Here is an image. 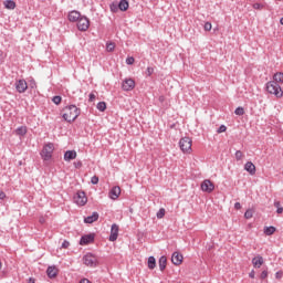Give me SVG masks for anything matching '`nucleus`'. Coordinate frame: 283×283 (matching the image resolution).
<instances>
[{
    "mask_svg": "<svg viewBox=\"0 0 283 283\" xmlns=\"http://www.w3.org/2000/svg\"><path fill=\"white\" fill-rule=\"evenodd\" d=\"M78 116H81V108L76 107V105L66 106L65 113L63 114V118L66 123H74Z\"/></svg>",
    "mask_w": 283,
    "mask_h": 283,
    "instance_id": "obj_1",
    "label": "nucleus"
},
{
    "mask_svg": "<svg viewBox=\"0 0 283 283\" xmlns=\"http://www.w3.org/2000/svg\"><path fill=\"white\" fill-rule=\"evenodd\" d=\"M266 91L269 92V94H274V96H276V98H282V96H283L282 87L280 86V84L277 82H274V81L268 82Z\"/></svg>",
    "mask_w": 283,
    "mask_h": 283,
    "instance_id": "obj_2",
    "label": "nucleus"
},
{
    "mask_svg": "<svg viewBox=\"0 0 283 283\" xmlns=\"http://www.w3.org/2000/svg\"><path fill=\"white\" fill-rule=\"evenodd\" d=\"M83 264H85V266H90L91 269H96V266H98V258L88 252L83 256Z\"/></svg>",
    "mask_w": 283,
    "mask_h": 283,
    "instance_id": "obj_3",
    "label": "nucleus"
},
{
    "mask_svg": "<svg viewBox=\"0 0 283 283\" xmlns=\"http://www.w3.org/2000/svg\"><path fill=\"white\" fill-rule=\"evenodd\" d=\"M54 153V144L49 143L44 145L42 151H41V157L43 160H50L52 158V154Z\"/></svg>",
    "mask_w": 283,
    "mask_h": 283,
    "instance_id": "obj_4",
    "label": "nucleus"
},
{
    "mask_svg": "<svg viewBox=\"0 0 283 283\" xmlns=\"http://www.w3.org/2000/svg\"><path fill=\"white\" fill-rule=\"evenodd\" d=\"M191 138L189 137H182L179 140V147L184 154H191Z\"/></svg>",
    "mask_w": 283,
    "mask_h": 283,
    "instance_id": "obj_5",
    "label": "nucleus"
},
{
    "mask_svg": "<svg viewBox=\"0 0 283 283\" xmlns=\"http://www.w3.org/2000/svg\"><path fill=\"white\" fill-rule=\"evenodd\" d=\"M77 30H80V32H87V30H90V19H87V17L82 15L77 20Z\"/></svg>",
    "mask_w": 283,
    "mask_h": 283,
    "instance_id": "obj_6",
    "label": "nucleus"
},
{
    "mask_svg": "<svg viewBox=\"0 0 283 283\" xmlns=\"http://www.w3.org/2000/svg\"><path fill=\"white\" fill-rule=\"evenodd\" d=\"M74 201L80 207H85V205H87V196H85V191L78 190L74 196Z\"/></svg>",
    "mask_w": 283,
    "mask_h": 283,
    "instance_id": "obj_7",
    "label": "nucleus"
},
{
    "mask_svg": "<svg viewBox=\"0 0 283 283\" xmlns=\"http://www.w3.org/2000/svg\"><path fill=\"white\" fill-rule=\"evenodd\" d=\"M134 87H136V82L133 78H126L122 83V90H124V92H132Z\"/></svg>",
    "mask_w": 283,
    "mask_h": 283,
    "instance_id": "obj_8",
    "label": "nucleus"
},
{
    "mask_svg": "<svg viewBox=\"0 0 283 283\" xmlns=\"http://www.w3.org/2000/svg\"><path fill=\"white\" fill-rule=\"evenodd\" d=\"M216 189V186L213 185V182H211V180L206 179L201 182V190L206 191V193H211V191H213Z\"/></svg>",
    "mask_w": 283,
    "mask_h": 283,
    "instance_id": "obj_9",
    "label": "nucleus"
},
{
    "mask_svg": "<svg viewBox=\"0 0 283 283\" xmlns=\"http://www.w3.org/2000/svg\"><path fill=\"white\" fill-rule=\"evenodd\" d=\"M15 90L19 94H24L28 90V82H25V80H18L15 82Z\"/></svg>",
    "mask_w": 283,
    "mask_h": 283,
    "instance_id": "obj_10",
    "label": "nucleus"
},
{
    "mask_svg": "<svg viewBox=\"0 0 283 283\" xmlns=\"http://www.w3.org/2000/svg\"><path fill=\"white\" fill-rule=\"evenodd\" d=\"M94 234L93 233H90V234H86V235H83L80 240V244L81 247H85L87 244H92V242H94Z\"/></svg>",
    "mask_w": 283,
    "mask_h": 283,
    "instance_id": "obj_11",
    "label": "nucleus"
},
{
    "mask_svg": "<svg viewBox=\"0 0 283 283\" xmlns=\"http://www.w3.org/2000/svg\"><path fill=\"white\" fill-rule=\"evenodd\" d=\"M184 256L180 252H174L171 255V262L175 266H180L182 264Z\"/></svg>",
    "mask_w": 283,
    "mask_h": 283,
    "instance_id": "obj_12",
    "label": "nucleus"
},
{
    "mask_svg": "<svg viewBox=\"0 0 283 283\" xmlns=\"http://www.w3.org/2000/svg\"><path fill=\"white\" fill-rule=\"evenodd\" d=\"M116 240H118V224L113 223L111 228L109 241L116 242Z\"/></svg>",
    "mask_w": 283,
    "mask_h": 283,
    "instance_id": "obj_13",
    "label": "nucleus"
},
{
    "mask_svg": "<svg viewBox=\"0 0 283 283\" xmlns=\"http://www.w3.org/2000/svg\"><path fill=\"white\" fill-rule=\"evenodd\" d=\"M120 196V187L115 186L109 191V198L112 200H118V197Z\"/></svg>",
    "mask_w": 283,
    "mask_h": 283,
    "instance_id": "obj_14",
    "label": "nucleus"
},
{
    "mask_svg": "<svg viewBox=\"0 0 283 283\" xmlns=\"http://www.w3.org/2000/svg\"><path fill=\"white\" fill-rule=\"evenodd\" d=\"M252 264H253L254 269H260V266H262V264H264V258H262V255L258 254L256 256H254L252 259Z\"/></svg>",
    "mask_w": 283,
    "mask_h": 283,
    "instance_id": "obj_15",
    "label": "nucleus"
},
{
    "mask_svg": "<svg viewBox=\"0 0 283 283\" xmlns=\"http://www.w3.org/2000/svg\"><path fill=\"white\" fill-rule=\"evenodd\" d=\"M81 17V12L73 10L69 13V21H71L72 23H76V21H78Z\"/></svg>",
    "mask_w": 283,
    "mask_h": 283,
    "instance_id": "obj_16",
    "label": "nucleus"
},
{
    "mask_svg": "<svg viewBox=\"0 0 283 283\" xmlns=\"http://www.w3.org/2000/svg\"><path fill=\"white\" fill-rule=\"evenodd\" d=\"M46 275L48 277L52 279V277H56V275H59V270L56 269V266L51 265L46 270Z\"/></svg>",
    "mask_w": 283,
    "mask_h": 283,
    "instance_id": "obj_17",
    "label": "nucleus"
},
{
    "mask_svg": "<svg viewBox=\"0 0 283 283\" xmlns=\"http://www.w3.org/2000/svg\"><path fill=\"white\" fill-rule=\"evenodd\" d=\"M76 159V150H66L64 154V160L70 163V160Z\"/></svg>",
    "mask_w": 283,
    "mask_h": 283,
    "instance_id": "obj_18",
    "label": "nucleus"
},
{
    "mask_svg": "<svg viewBox=\"0 0 283 283\" xmlns=\"http://www.w3.org/2000/svg\"><path fill=\"white\" fill-rule=\"evenodd\" d=\"M244 169L248 171V174H250V176H255V165L253 163L248 161L244 165Z\"/></svg>",
    "mask_w": 283,
    "mask_h": 283,
    "instance_id": "obj_19",
    "label": "nucleus"
},
{
    "mask_svg": "<svg viewBox=\"0 0 283 283\" xmlns=\"http://www.w3.org/2000/svg\"><path fill=\"white\" fill-rule=\"evenodd\" d=\"M98 220V212H93L92 216H88L84 219L85 224H93Z\"/></svg>",
    "mask_w": 283,
    "mask_h": 283,
    "instance_id": "obj_20",
    "label": "nucleus"
},
{
    "mask_svg": "<svg viewBox=\"0 0 283 283\" xmlns=\"http://www.w3.org/2000/svg\"><path fill=\"white\" fill-rule=\"evenodd\" d=\"M118 8L122 12H127V10H129V1L120 0L118 3Z\"/></svg>",
    "mask_w": 283,
    "mask_h": 283,
    "instance_id": "obj_21",
    "label": "nucleus"
},
{
    "mask_svg": "<svg viewBox=\"0 0 283 283\" xmlns=\"http://www.w3.org/2000/svg\"><path fill=\"white\" fill-rule=\"evenodd\" d=\"M158 264H159V270L165 271V269H167V256L165 255L160 256Z\"/></svg>",
    "mask_w": 283,
    "mask_h": 283,
    "instance_id": "obj_22",
    "label": "nucleus"
},
{
    "mask_svg": "<svg viewBox=\"0 0 283 283\" xmlns=\"http://www.w3.org/2000/svg\"><path fill=\"white\" fill-rule=\"evenodd\" d=\"M3 4L7 10H14V8H17V2H14L13 0H6Z\"/></svg>",
    "mask_w": 283,
    "mask_h": 283,
    "instance_id": "obj_23",
    "label": "nucleus"
},
{
    "mask_svg": "<svg viewBox=\"0 0 283 283\" xmlns=\"http://www.w3.org/2000/svg\"><path fill=\"white\" fill-rule=\"evenodd\" d=\"M276 229L273 226L270 227H265L264 228V233L265 235H273V233H275Z\"/></svg>",
    "mask_w": 283,
    "mask_h": 283,
    "instance_id": "obj_24",
    "label": "nucleus"
},
{
    "mask_svg": "<svg viewBox=\"0 0 283 283\" xmlns=\"http://www.w3.org/2000/svg\"><path fill=\"white\" fill-rule=\"evenodd\" d=\"M274 83H283V73L279 72L273 75Z\"/></svg>",
    "mask_w": 283,
    "mask_h": 283,
    "instance_id": "obj_25",
    "label": "nucleus"
},
{
    "mask_svg": "<svg viewBox=\"0 0 283 283\" xmlns=\"http://www.w3.org/2000/svg\"><path fill=\"white\" fill-rule=\"evenodd\" d=\"M155 266H156V258L149 256L148 258V269H150V271H154Z\"/></svg>",
    "mask_w": 283,
    "mask_h": 283,
    "instance_id": "obj_26",
    "label": "nucleus"
},
{
    "mask_svg": "<svg viewBox=\"0 0 283 283\" xmlns=\"http://www.w3.org/2000/svg\"><path fill=\"white\" fill-rule=\"evenodd\" d=\"M98 112H105L107 109V104L105 102H99L97 105H96Z\"/></svg>",
    "mask_w": 283,
    "mask_h": 283,
    "instance_id": "obj_27",
    "label": "nucleus"
},
{
    "mask_svg": "<svg viewBox=\"0 0 283 283\" xmlns=\"http://www.w3.org/2000/svg\"><path fill=\"white\" fill-rule=\"evenodd\" d=\"M17 134L18 136H25V134H28V128L21 126L17 129Z\"/></svg>",
    "mask_w": 283,
    "mask_h": 283,
    "instance_id": "obj_28",
    "label": "nucleus"
},
{
    "mask_svg": "<svg viewBox=\"0 0 283 283\" xmlns=\"http://www.w3.org/2000/svg\"><path fill=\"white\" fill-rule=\"evenodd\" d=\"M234 114L237 116H244V107H242V106L237 107L234 111Z\"/></svg>",
    "mask_w": 283,
    "mask_h": 283,
    "instance_id": "obj_29",
    "label": "nucleus"
},
{
    "mask_svg": "<svg viewBox=\"0 0 283 283\" xmlns=\"http://www.w3.org/2000/svg\"><path fill=\"white\" fill-rule=\"evenodd\" d=\"M115 48H116V44L114 42H109L106 44L107 52H114Z\"/></svg>",
    "mask_w": 283,
    "mask_h": 283,
    "instance_id": "obj_30",
    "label": "nucleus"
},
{
    "mask_svg": "<svg viewBox=\"0 0 283 283\" xmlns=\"http://www.w3.org/2000/svg\"><path fill=\"white\" fill-rule=\"evenodd\" d=\"M244 218L247 220H251V218H253V210L252 209H248L244 213Z\"/></svg>",
    "mask_w": 283,
    "mask_h": 283,
    "instance_id": "obj_31",
    "label": "nucleus"
},
{
    "mask_svg": "<svg viewBox=\"0 0 283 283\" xmlns=\"http://www.w3.org/2000/svg\"><path fill=\"white\" fill-rule=\"evenodd\" d=\"M61 101H62V97L59 96V95H55V96L52 98V102H53L55 105H61Z\"/></svg>",
    "mask_w": 283,
    "mask_h": 283,
    "instance_id": "obj_32",
    "label": "nucleus"
},
{
    "mask_svg": "<svg viewBox=\"0 0 283 283\" xmlns=\"http://www.w3.org/2000/svg\"><path fill=\"white\" fill-rule=\"evenodd\" d=\"M157 218H158V220L165 218V208H161L158 210Z\"/></svg>",
    "mask_w": 283,
    "mask_h": 283,
    "instance_id": "obj_33",
    "label": "nucleus"
},
{
    "mask_svg": "<svg viewBox=\"0 0 283 283\" xmlns=\"http://www.w3.org/2000/svg\"><path fill=\"white\" fill-rule=\"evenodd\" d=\"M274 207H276V213H282L283 212V208L280 207V201H275Z\"/></svg>",
    "mask_w": 283,
    "mask_h": 283,
    "instance_id": "obj_34",
    "label": "nucleus"
},
{
    "mask_svg": "<svg viewBox=\"0 0 283 283\" xmlns=\"http://www.w3.org/2000/svg\"><path fill=\"white\" fill-rule=\"evenodd\" d=\"M211 28H212L211 22H206L203 25V29L206 32H211Z\"/></svg>",
    "mask_w": 283,
    "mask_h": 283,
    "instance_id": "obj_35",
    "label": "nucleus"
},
{
    "mask_svg": "<svg viewBox=\"0 0 283 283\" xmlns=\"http://www.w3.org/2000/svg\"><path fill=\"white\" fill-rule=\"evenodd\" d=\"M243 156H244V154H242L241 150L235 151V159L237 160H242Z\"/></svg>",
    "mask_w": 283,
    "mask_h": 283,
    "instance_id": "obj_36",
    "label": "nucleus"
},
{
    "mask_svg": "<svg viewBox=\"0 0 283 283\" xmlns=\"http://www.w3.org/2000/svg\"><path fill=\"white\" fill-rule=\"evenodd\" d=\"M118 10H119L118 4H116V3L111 4V11L112 12H118Z\"/></svg>",
    "mask_w": 283,
    "mask_h": 283,
    "instance_id": "obj_37",
    "label": "nucleus"
},
{
    "mask_svg": "<svg viewBox=\"0 0 283 283\" xmlns=\"http://www.w3.org/2000/svg\"><path fill=\"white\" fill-rule=\"evenodd\" d=\"M134 62H135L134 56H130V57H127V59H126V64H127V65H134Z\"/></svg>",
    "mask_w": 283,
    "mask_h": 283,
    "instance_id": "obj_38",
    "label": "nucleus"
},
{
    "mask_svg": "<svg viewBox=\"0 0 283 283\" xmlns=\"http://www.w3.org/2000/svg\"><path fill=\"white\" fill-rule=\"evenodd\" d=\"M261 280H266V277H269V271L264 270L262 273H261Z\"/></svg>",
    "mask_w": 283,
    "mask_h": 283,
    "instance_id": "obj_39",
    "label": "nucleus"
},
{
    "mask_svg": "<svg viewBox=\"0 0 283 283\" xmlns=\"http://www.w3.org/2000/svg\"><path fill=\"white\" fill-rule=\"evenodd\" d=\"M88 101H90V103H94V101H96V95L94 93H91L88 95Z\"/></svg>",
    "mask_w": 283,
    "mask_h": 283,
    "instance_id": "obj_40",
    "label": "nucleus"
},
{
    "mask_svg": "<svg viewBox=\"0 0 283 283\" xmlns=\"http://www.w3.org/2000/svg\"><path fill=\"white\" fill-rule=\"evenodd\" d=\"M217 132H218V134H222V133L227 132V126L221 125V126L218 128Z\"/></svg>",
    "mask_w": 283,
    "mask_h": 283,
    "instance_id": "obj_41",
    "label": "nucleus"
},
{
    "mask_svg": "<svg viewBox=\"0 0 283 283\" xmlns=\"http://www.w3.org/2000/svg\"><path fill=\"white\" fill-rule=\"evenodd\" d=\"M91 182H92V185H98V176H93L91 178Z\"/></svg>",
    "mask_w": 283,
    "mask_h": 283,
    "instance_id": "obj_42",
    "label": "nucleus"
},
{
    "mask_svg": "<svg viewBox=\"0 0 283 283\" xmlns=\"http://www.w3.org/2000/svg\"><path fill=\"white\" fill-rule=\"evenodd\" d=\"M254 10H262V8H264V4L261 3H254L253 4Z\"/></svg>",
    "mask_w": 283,
    "mask_h": 283,
    "instance_id": "obj_43",
    "label": "nucleus"
},
{
    "mask_svg": "<svg viewBox=\"0 0 283 283\" xmlns=\"http://www.w3.org/2000/svg\"><path fill=\"white\" fill-rule=\"evenodd\" d=\"M146 74H147V76H151V74H154V67H147V70H146Z\"/></svg>",
    "mask_w": 283,
    "mask_h": 283,
    "instance_id": "obj_44",
    "label": "nucleus"
},
{
    "mask_svg": "<svg viewBox=\"0 0 283 283\" xmlns=\"http://www.w3.org/2000/svg\"><path fill=\"white\" fill-rule=\"evenodd\" d=\"M69 248H70V242L69 241H63L62 249H69Z\"/></svg>",
    "mask_w": 283,
    "mask_h": 283,
    "instance_id": "obj_45",
    "label": "nucleus"
},
{
    "mask_svg": "<svg viewBox=\"0 0 283 283\" xmlns=\"http://www.w3.org/2000/svg\"><path fill=\"white\" fill-rule=\"evenodd\" d=\"M74 167L76 169H81V167H83V163H81V161L74 163Z\"/></svg>",
    "mask_w": 283,
    "mask_h": 283,
    "instance_id": "obj_46",
    "label": "nucleus"
},
{
    "mask_svg": "<svg viewBox=\"0 0 283 283\" xmlns=\"http://www.w3.org/2000/svg\"><path fill=\"white\" fill-rule=\"evenodd\" d=\"M234 209H237V210L242 209V205H240V202H235L234 203Z\"/></svg>",
    "mask_w": 283,
    "mask_h": 283,
    "instance_id": "obj_47",
    "label": "nucleus"
},
{
    "mask_svg": "<svg viewBox=\"0 0 283 283\" xmlns=\"http://www.w3.org/2000/svg\"><path fill=\"white\" fill-rule=\"evenodd\" d=\"M249 277H251L252 280L255 279V271L252 270L250 273H249Z\"/></svg>",
    "mask_w": 283,
    "mask_h": 283,
    "instance_id": "obj_48",
    "label": "nucleus"
},
{
    "mask_svg": "<svg viewBox=\"0 0 283 283\" xmlns=\"http://www.w3.org/2000/svg\"><path fill=\"white\" fill-rule=\"evenodd\" d=\"M0 200H6V192L0 191Z\"/></svg>",
    "mask_w": 283,
    "mask_h": 283,
    "instance_id": "obj_49",
    "label": "nucleus"
},
{
    "mask_svg": "<svg viewBox=\"0 0 283 283\" xmlns=\"http://www.w3.org/2000/svg\"><path fill=\"white\" fill-rule=\"evenodd\" d=\"M80 283H92L90 280H87V279H82L81 281H80Z\"/></svg>",
    "mask_w": 283,
    "mask_h": 283,
    "instance_id": "obj_50",
    "label": "nucleus"
},
{
    "mask_svg": "<svg viewBox=\"0 0 283 283\" xmlns=\"http://www.w3.org/2000/svg\"><path fill=\"white\" fill-rule=\"evenodd\" d=\"M275 277H276V280H280V277H282V273L276 272V273H275Z\"/></svg>",
    "mask_w": 283,
    "mask_h": 283,
    "instance_id": "obj_51",
    "label": "nucleus"
},
{
    "mask_svg": "<svg viewBox=\"0 0 283 283\" xmlns=\"http://www.w3.org/2000/svg\"><path fill=\"white\" fill-rule=\"evenodd\" d=\"M40 224H45V218L43 217L40 218Z\"/></svg>",
    "mask_w": 283,
    "mask_h": 283,
    "instance_id": "obj_52",
    "label": "nucleus"
},
{
    "mask_svg": "<svg viewBox=\"0 0 283 283\" xmlns=\"http://www.w3.org/2000/svg\"><path fill=\"white\" fill-rule=\"evenodd\" d=\"M28 283H35V281H34L33 277H30V279L28 280Z\"/></svg>",
    "mask_w": 283,
    "mask_h": 283,
    "instance_id": "obj_53",
    "label": "nucleus"
},
{
    "mask_svg": "<svg viewBox=\"0 0 283 283\" xmlns=\"http://www.w3.org/2000/svg\"><path fill=\"white\" fill-rule=\"evenodd\" d=\"M280 23H281V25H283V17L281 18Z\"/></svg>",
    "mask_w": 283,
    "mask_h": 283,
    "instance_id": "obj_54",
    "label": "nucleus"
},
{
    "mask_svg": "<svg viewBox=\"0 0 283 283\" xmlns=\"http://www.w3.org/2000/svg\"><path fill=\"white\" fill-rule=\"evenodd\" d=\"M0 269H1V262H0Z\"/></svg>",
    "mask_w": 283,
    "mask_h": 283,
    "instance_id": "obj_55",
    "label": "nucleus"
}]
</instances>
